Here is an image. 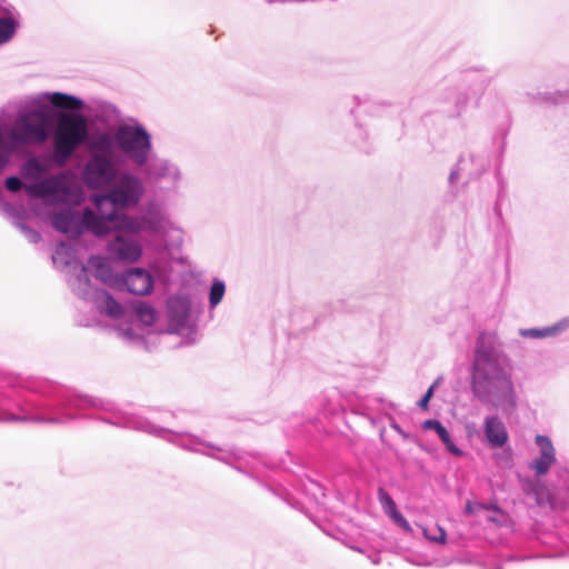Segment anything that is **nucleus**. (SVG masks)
I'll use <instances>...</instances> for the list:
<instances>
[{"label": "nucleus", "mask_w": 569, "mask_h": 569, "mask_svg": "<svg viewBox=\"0 0 569 569\" xmlns=\"http://www.w3.org/2000/svg\"><path fill=\"white\" fill-rule=\"evenodd\" d=\"M29 389L34 393L42 395L43 400L18 397L13 400L12 407L2 403L0 408L1 422L63 425L77 419L79 417L77 412L80 410L98 409L112 415L111 418H101L102 421L110 425L144 431L184 450L220 461L227 462L230 455L227 450L207 442L198 436L176 432L157 426L150 418L124 413L109 399L72 392L50 395L36 387H29Z\"/></svg>", "instance_id": "obj_1"}, {"label": "nucleus", "mask_w": 569, "mask_h": 569, "mask_svg": "<svg viewBox=\"0 0 569 569\" xmlns=\"http://www.w3.org/2000/svg\"><path fill=\"white\" fill-rule=\"evenodd\" d=\"M470 388L486 408L510 413L517 408L510 359L500 349L496 335L481 332L476 341Z\"/></svg>", "instance_id": "obj_2"}, {"label": "nucleus", "mask_w": 569, "mask_h": 569, "mask_svg": "<svg viewBox=\"0 0 569 569\" xmlns=\"http://www.w3.org/2000/svg\"><path fill=\"white\" fill-rule=\"evenodd\" d=\"M143 193L144 186L141 178L130 171H121L104 192L92 194L90 200L102 219H107L110 213L117 216L116 220L108 221V232L112 230L127 232L122 218L131 217L123 210L136 207Z\"/></svg>", "instance_id": "obj_3"}, {"label": "nucleus", "mask_w": 569, "mask_h": 569, "mask_svg": "<svg viewBox=\"0 0 569 569\" xmlns=\"http://www.w3.org/2000/svg\"><path fill=\"white\" fill-rule=\"evenodd\" d=\"M90 157L82 170V180L91 190H104L120 173L108 132H101L88 142Z\"/></svg>", "instance_id": "obj_4"}, {"label": "nucleus", "mask_w": 569, "mask_h": 569, "mask_svg": "<svg viewBox=\"0 0 569 569\" xmlns=\"http://www.w3.org/2000/svg\"><path fill=\"white\" fill-rule=\"evenodd\" d=\"M88 138V122L83 116H62L54 130L52 161L59 167L66 166Z\"/></svg>", "instance_id": "obj_5"}, {"label": "nucleus", "mask_w": 569, "mask_h": 569, "mask_svg": "<svg viewBox=\"0 0 569 569\" xmlns=\"http://www.w3.org/2000/svg\"><path fill=\"white\" fill-rule=\"evenodd\" d=\"M109 139L112 151L118 148L138 168L152 156V137L138 121L119 124Z\"/></svg>", "instance_id": "obj_6"}, {"label": "nucleus", "mask_w": 569, "mask_h": 569, "mask_svg": "<svg viewBox=\"0 0 569 569\" xmlns=\"http://www.w3.org/2000/svg\"><path fill=\"white\" fill-rule=\"evenodd\" d=\"M127 232L137 234L147 232L161 241L162 250L180 248L183 241L182 230L173 226L159 212H148L138 218H122Z\"/></svg>", "instance_id": "obj_7"}, {"label": "nucleus", "mask_w": 569, "mask_h": 569, "mask_svg": "<svg viewBox=\"0 0 569 569\" xmlns=\"http://www.w3.org/2000/svg\"><path fill=\"white\" fill-rule=\"evenodd\" d=\"M114 213L108 214L107 219H102L93 210L86 208L82 213L71 209H63L52 216V227L62 233L80 236L84 231H91L93 234L101 237L108 234V221L116 220Z\"/></svg>", "instance_id": "obj_8"}, {"label": "nucleus", "mask_w": 569, "mask_h": 569, "mask_svg": "<svg viewBox=\"0 0 569 569\" xmlns=\"http://www.w3.org/2000/svg\"><path fill=\"white\" fill-rule=\"evenodd\" d=\"M143 177L166 191H177L182 182L180 167L169 159L152 156L140 167Z\"/></svg>", "instance_id": "obj_9"}, {"label": "nucleus", "mask_w": 569, "mask_h": 569, "mask_svg": "<svg viewBox=\"0 0 569 569\" xmlns=\"http://www.w3.org/2000/svg\"><path fill=\"white\" fill-rule=\"evenodd\" d=\"M49 138V128L43 112L33 110L21 114L17 128L11 132V139L19 144L43 143Z\"/></svg>", "instance_id": "obj_10"}, {"label": "nucleus", "mask_w": 569, "mask_h": 569, "mask_svg": "<svg viewBox=\"0 0 569 569\" xmlns=\"http://www.w3.org/2000/svg\"><path fill=\"white\" fill-rule=\"evenodd\" d=\"M133 317L127 315L126 321L117 327V332L120 338L128 342H140L143 337L144 327H150L157 320L156 310L146 302H138L133 306Z\"/></svg>", "instance_id": "obj_11"}, {"label": "nucleus", "mask_w": 569, "mask_h": 569, "mask_svg": "<svg viewBox=\"0 0 569 569\" xmlns=\"http://www.w3.org/2000/svg\"><path fill=\"white\" fill-rule=\"evenodd\" d=\"M153 277L143 268H130L121 273L118 290H126L136 296H147L153 289Z\"/></svg>", "instance_id": "obj_12"}, {"label": "nucleus", "mask_w": 569, "mask_h": 569, "mask_svg": "<svg viewBox=\"0 0 569 569\" xmlns=\"http://www.w3.org/2000/svg\"><path fill=\"white\" fill-rule=\"evenodd\" d=\"M107 250L113 260L127 263L138 261L142 254L140 242L124 234H117L110 240Z\"/></svg>", "instance_id": "obj_13"}, {"label": "nucleus", "mask_w": 569, "mask_h": 569, "mask_svg": "<svg viewBox=\"0 0 569 569\" xmlns=\"http://www.w3.org/2000/svg\"><path fill=\"white\" fill-rule=\"evenodd\" d=\"M535 443L539 448V455L529 462L528 467L536 476L542 477L557 462L556 448L551 439L545 435H537Z\"/></svg>", "instance_id": "obj_14"}, {"label": "nucleus", "mask_w": 569, "mask_h": 569, "mask_svg": "<svg viewBox=\"0 0 569 569\" xmlns=\"http://www.w3.org/2000/svg\"><path fill=\"white\" fill-rule=\"evenodd\" d=\"M168 318L170 326L177 332H182L189 328L190 301L186 297H171L167 302Z\"/></svg>", "instance_id": "obj_15"}, {"label": "nucleus", "mask_w": 569, "mask_h": 569, "mask_svg": "<svg viewBox=\"0 0 569 569\" xmlns=\"http://www.w3.org/2000/svg\"><path fill=\"white\" fill-rule=\"evenodd\" d=\"M89 272H91L102 283L118 289L121 273L113 272L108 260L100 256H91L84 264Z\"/></svg>", "instance_id": "obj_16"}, {"label": "nucleus", "mask_w": 569, "mask_h": 569, "mask_svg": "<svg viewBox=\"0 0 569 569\" xmlns=\"http://www.w3.org/2000/svg\"><path fill=\"white\" fill-rule=\"evenodd\" d=\"M68 283L74 295L83 300H93L96 293L101 290L92 286L89 270L84 264L79 266L76 273L69 278Z\"/></svg>", "instance_id": "obj_17"}, {"label": "nucleus", "mask_w": 569, "mask_h": 569, "mask_svg": "<svg viewBox=\"0 0 569 569\" xmlns=\"http://www.w3.org/2000/svg\"><path fill=\"white\" fill-rule=\"evenodd\" d=\"M44 198L56 201H67L72 194V187L66 173H59L43 179Z\"/></svg>", "instance_id": "obj_18"}, {"label": "nucleus", "mask_w": 569, "mask_h": 569, "mask_svg": "<svg viewBox=\"0 0 569 569\" xmlns=\"http://www.w3.org/2000/svg\"><path fill=\"white\" fill-rule=\"evenodd\" d=\"M483 432L491 448H501L509 440V435L505 423L496 415L487 416L485 418Z\"/></svg>", "instance_id": "obj_19"}, {"label": "nucleus", "mask_w": 569, "mask_h": 569, "mask_svg": "<svg viewBox=\"0 0 569 569\" xmlns=\"http://www.w3.org/2000/svg\"><path fill=\"white\" fill-rule=\"evenodd\" d=\"M100 313L113 319H127L124 308L106 290L101 289L92 300Z\"/></svg>", "instance_id": "obj_20"}, {"label": "nucleus", "mask_w": 569, "mask_h": 569, "mask_svg": "<svg viewBox=\"0 0 569 569\" xmlns=\"http://www.w3.org/2000/svg\"><path fill=\"white\" fill-rule=\"evenodd\" d=\"M378 500L387 516L402 530L406 532H411L412 528L407 519L401 515V512L397 509V505L393 501L392 497L383 489H378Z\"/></svg>", "instance_id": "obj_21"}, {"label": "nucleus", "mask_w": 569, "mask_h": 569, "mask_svg": "<svg viewBox=\"0 0 569 569\" xmlns=\"http://www.w3.org/2000/svg\"><path fill=\"white\" fill-rule=\"evenodd\" d=\"M569 329V317L545 328L519 329V335L528 339H545L556 337Z\"/></svg>", "instance_id": "obj_22"}, {"label": "nucleus", "mask_w": 569, "mask_h": 569, "mask_svg": "<svg viewBox=\"0 0 569 569\" xmlns=\"http://www.w3.org/2000/svg\"><path fill=\"white\" fill-rule=\"evenodd\" d=\"M60 100L69 101V108L74 111H80L84 107V103L80 98L63 92H42L34 98L33 102L36 104L49 102L56 108H62L63 106L59 102Z\"/></svg>", "instance_id": "obj_23"}, {"label": "nucleus", "mask_w": 569, "mask_h": 569, "mask_svg": "<svg viewBox=\"0 0 569 569\" xmlns=\"http://www.w3.org/2000/svg\"><path fill=\"white\" fill-rule=\"evenodd\" d=\"M422 429L425 430H433L442 443L446 446L447 450L456 457H461L463 451L458 448L452 441L449 431L447 428L437 419H428L422 423Z\"/></svg>", "instance_id": "obj_24"}, {"label": "nucleus", "mask_w": 569, "mask_h": 569, "mask_svg": "<svg viewBox=\"0 0 569 569\" xmlns=\"http://www.w3.org/2000/svg\"><path fill=\"white\" fill-rule=\"evenodd\" d=\"M532 497L540 507L549 506L552 510H565L569 507V492L566 493L565 500H559L543 482Z\"/></svg>", "instance_id": "obj_25"}, {"label": "nucleus", "mask_w": 569, "mask_h": 569, "mask_svg": "<svg viewBox=\"0 0 569 569\" xmlns=\"http://www.w3.org/2000/svg\"><path fill=\"white\" fill-rule=\"evenodd\" d=\"M17 20L11 16L0 17V46L8 43L16 34Z\"/></svg>", "instance_id": "obj_26"}, {"label": "nucleus", "mask_w": 569, "mask_h": 569, "mask_svg": "<svg viewBox=\"0 0 569 569\" xmlns=\"http://www.w3.org/2000/svg\"><path fill=\"white\" fill-rule=\"evenodd\" d=\"M46 171L47 168L36 158L29 159L22 167V174L28 179H38Z\"/></svg>", "instance_id": "obj_27"}, {"label": "nucleus", "mask_w": 569, "mask_h": 569, "mask_svg": "<svg viewBox=\"0 0 569 569\" xmlns=\"http://www.w3.org/2000/svg\"><path fill=\"white\" fill-rule=\"evenodd\" d=\"M224 292V282L220 279H214L209 291V306L211 309H214L222 301Z\"/></svg>", "instance_id": "obj_28"}, {"label": "nucleus", "mask_w": 569, "mask_h": 569, "mask_svg": "<svg viewBox=\"0 0 569 569\" xmlns=\"http://www.w3.org/2000/svg\"><path fill=\"white\" fill-rule=\"evenodd\" d=\"M0 210L3 214L13 218L16 220L14 223L21 222V219L23 218V211L10 202H2L0 204Z\"/></svg>", "instance_id": "obj_29"}, {"label": "nucleus", "mask_w": 569, "mask_h": 569, "mask_svg": "<svg viewBox=\"0 0 569 569\" xmlns=\"http://www.w3.org/2000/svg\"><path fill=\"white\" fill-rule=\"evenodd\" d=\"M43 179L41 181L24 184L26 192L34 198H44Z\"/></svg>", "instance_id": "obj_30"}, {"label": "nucleus", "mask_w": 569, "mask_h": 569, "mask_svg": "<svg viewBox=\"0 0 569 569\" xmlns=\"http://www.w3.org/2000/svg\"><path fill=\"white\" fill-rule=\"evenodd\" d=\"M541 480H535V479H523L521 481V489L527 495L532 497V495L541 488Z\"/></svg>", "instance_id": "obj_31"}, {"label": "nucleus", "mask_w": 569, "mask_h": 569, "mask_svg": "<svg viewBox=\"0 0 569 569\" xmlns=\"http://www.w3.org/2000/svg\"><path fill=\"white\" fill-rule=\"evenodd\" d=\"M14 226L19 228L31 242L36 243L41 239V236L38 231L33 230L32 228L26 226L22 222H16Z\"/></svg>", "instance_id": "obj_32"}, {"label": "nucleus", "mask_w": 569, "mask_h": 569, "mask_svg": "<svg viewBox=\"0 0 569 569\" xmlns=\"http://www.w3.org/2000/svg\"><path fill=\"white\" fill-rule=\"evenodd\" d=\"M6 188L11 192H17L24 189V184L19 177L11 176L6 179Z\"/></svg>", "instance_id": "obj_33"}, {"label": "nucleus", "mask_w": 569, "mask_h": 569, "mask_svg": "<svg viewBox=\"0 0 569 569\" xmlns=\"http://www.w3.org/2000/svg\"><path fill=\"white\" fill-rule=\"evenodd\" d=\"M437 529L439 531V536H431V535H429L427 529H423L425 537L430 541L438 542V543H445L446 539H447L446 530L439 526L437 527Z\"/></svg>", "instance_id": "obj_34"}, {"label": "nucleus", "mask_w": 569, "mask_h": 569, "mask_svg": "<svg viewBox=\"0 0 569 569\" xmlns=\"http://www.w3.org/2000/svg\"><path fill=\"white\" fill-rule=\"evenodd\" d=\"M433 389H435V386H431L427 392L425 393V396L418 401V406L421 408V409H427L428 406H429V401L433 395Z\"/></svg>", "instance_id": "obj_35"}, {"label": "nucleus", "mask_w": 569, "mask_h": 569, "mask_svg": "<svg viewBox=\"0 0 569 569\" xmlns=\"http://www.w3.org/2000/svg\"><path fill=\"white\" fill-rule=\"evenodd\" d=\"M390 427L399 435L403 440H408L410 435L406 432L395 420L390 421Z\"/></svg>", "instance_id": "obj_36"}, {"label": "nucleus", "mask_w": 569, "mask_h": 569, "mask_svg": "<svg viewBox=\"0 0 569 569\" xmlns=\"http://www.w3.org/2000/svg\"><path fill=\"white\" fill-rule=\"evenodd\" d=\"M555 102H569V90L565 92H557V97L553 99Z\"/></svg>", "instance_id": "obj_37"}, {"label": "nucleus", "mask_w": 569, "mask_h": 569, "mask_svg": "<svg viewBox=\"0 0 569 569\" xmlns=\"http://www.w3.org/2000/svg\"><path fill=\"white\" fill-rule=\"evenodd\" d=\"M459 179V167L451 170L449 174V183L453 184Z\"/></svg>", "instance_id": "obj_38"}, {"label": "nucleus", "mask_w": 569, "mask_h": 569, "mask_svg": "<svg viewBox=\"0 0 569 569\" xmlns=\"http://www.w3.org/2000/svg\"><path fill=\"white\" fill-rule=\"evenodd\" d=\"M478 507L482 508V509H488V510L491 509V510H495V511H500V508L497 505H492L490 507H487V506H485L482 503H479Z\"/></svg>", "instance_id": "obj_39"}, {"label": "nucleus", "mask_w": 569, "mask_h": 569, "mask_svg": "<svg viewBox=\"0 0 569 569\" xmlns=\"http://www.w3.org/2000/svg\"><path fill=\"white\" fill-rule=\"evenodd\" d=\"M465 512H466L467 515H471V513H473V507H472L471 502H469V501H468V502L466 503Z\"/></svg>", "instance_id": "obj_40"}, {"label": "nucleus", "mask_w": 569, "mask_h": 569, "mask_svg": "<svg viewBox=\"0 0 569 569\" xmlns=\"http://www.w3.org/2000/svg\"><path fill=\"white\" fill-rule=\"evenodd\" d=\"M483 170H485V168H483V166H481V168L476 171V174H480Z\"/></svg>", "instance_id": "obj_41"}, {"label": "nucleus", "mask_w": 569, "mask_h": 569, "mask_svg": "<svg viewBox=\"0 0 569 569\" xmlns=\"http://www.w3.org/2000/svg\"><path fill=\"white\" fill-rule=\"evenodd\" d=\"M470 159H471V161H475V160H476V156H475V154H471V156H470Z\"/></svg>", "instance_id": "obj_42"}]
</instances>
